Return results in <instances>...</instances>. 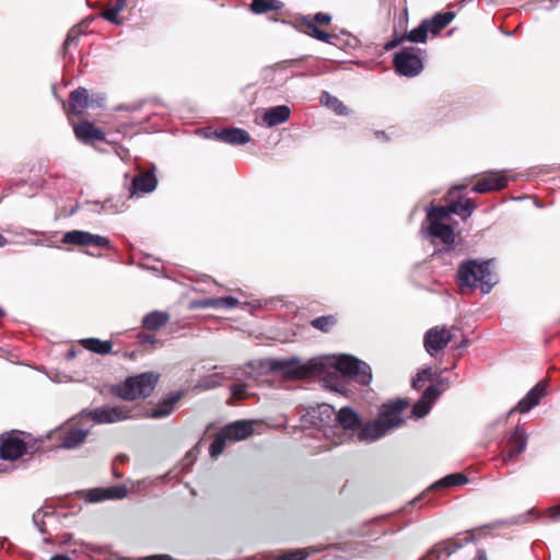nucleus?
<instances>
[{
    "label": "nucleus",
    "mask_w": 560,
    "mask_h": 560,
    "mask_svg": "<svg viewBox=\"0 0 560 560\" xmlns=\"http://www.w3.org/2000/svg\"><path fill=\"white\" fill-rule=\"evenodd\" d=\"M302 26L304 27V33L325 43H331V39L335 38V35H331L325 31H322L314 24L313 21L310 20V16H304L302 20Z\"/></svg>",
    "instance_id": "bb28decb"
},
{
    "label": "nucleus",
    "mask_w": 560,
    "mask_h": 560,
    "mask_svg": "<svg viewBox=\"0 0 560 560\" xmlns=\"http://www.w3.org/2000/svg\"><path fill=\"white\" fill-rule=\"evenodd\" d=\"M427 381H436V383L429 386L423 392L421 398L413 405L411 413L415 418L425 417L436 399L448 387V381L438 377L431 368H424L417 374L412 380V387L419 389Z\"/></svg>",
    "instance_id": "20e7f679"
},
{
    "label": "nucleus",
    "mask_w": 560,
    "mask_h": 560,
    "mask_svg": "<svg viewBox=\"0 0 560 560\" xmlns=\"http://www.w3.org/2000/svg\"><path fill=\"white\" fill-rule=\"evenodd\" d=\"M466 340L460 343V347H464L466 345Z\"/></svg>",
    "instance_id": "052dcab7"
},
{
    "label": "nucleus",
    "mask_w": 560,
    "mask_h": 560,
    "mask_svg": "<svg viewBox=\"0 0 560 560\" xmlns=\"http://www.w3.org/2000/svg\"><path fill=\"white\" fill-rule=\"evenodd\" d=\"M454 328L447 329L446 327L435 326L430 328L423 338V346L425 351L434 357L439 351L443 350L452 340Z\"/></svg>",
    "instance_id": "9b49d317"
},
{
    "label": "nucleus",
    "mask_w": 560,
    "mask_h": 560,
    "mask_svg": "<svg viewBox=\"0 0 560 560\" xmlns=\"http://www.w3.org/2000/svg\"><path fill=\"white\" fill-rule=\"evenodd\" d=\"M444 552L446 556H450L452 553V550L444 545H436L429 553L428 557H431L433 553H439L438 558L441 557V553Z\"/></svg>",
    "instance_id": "49530a36"
},
{
    "label": "nucleus",
    "mask_w": 560,
    "mask_h": 560,
    "mask_svg": "<svg viewBox=\"0 0 560 560\" xmlns=\"http://www.w3.org/2000/svg\"><path fill=\"white\" fill-rule=\"evenodd\" d=\"M81 34H82V31L80 30V27H78V26L72 27L69 31L67 38L65 40V44H63L65 49H67L71 45L75 44L78 42L79 37L81 36Z\"/></svg>",
    "instance_id": "79ce46f5"
},
{
    "label": "nucleus",
    "mask_w": 560,
    "mask_h": 560,
    "mask_svg": "<svg viewBox=\"0 0 560 560\" xmlns=\"http://www.w3.org/2000/svg\"><path fill=\"white\" fill-rule=\"evenodd\" d=\"M238 305V301L232 296H222V298H207L195 300L191 302V307L196 308H235Z\"/></svg>",
    "instance_id": "6ab92c4d"
},
{
    "label": "nucleus",
    "mask_w": 560,
    "mask_h": 560,
    "mask_svg": "<svg viewBox=\"0 0 560 560\" xmlns=\"http://www.w3.org/2000/svg\"><path fill=\"white\" fill-rule=\"evenodd\" d=\"M26 450L24 441L15 434L0 436V471L9 469L10 464L20 458Z\"/></svg>",
    "instance_id": "9d476101"
},
{
    "label": "nucleus",
    "mask_w": 560,
    "mask_h": 560,
    "mask_svg": "<svg viewBox=\"0 0 560 560\" xmlns=\"http://www.w3.org/2000/svg\"><path fill=\"white\" fill-rule=\"evenodd\" d=\"M429 23L428 21H422L419 26L411 30L407 35H405V39L411 43H424L428 37Z\"/></svg>",
    "instance_id": "72a5a7b5"
},
{
    "label": "nucleus",
    "mask_w": 560,
    "mask_h": 560,
    "mask_svg": "<svg viewBox=\"0 0 560 560\" xmlns=\"http://www.w3.org/2000/svg\"><path fill=\"white\" fill-rule=\"evenodd\" d=\"M549 517L555 521L560 520V505L549 509Z\"/></svg>",
    "instance_id": "09e8293b"
},
{
    "label": "nucleus",
    "mask_w": 560,
    "mask_h": 560,
    "mask_svg": "<svg viewBox=\"0 0 560 560\" xmlns=\"http://www.w3.org/2000/svg\"><path fill=\"white\" fill-rule=\"evenodd\" d=\"M175 408V394L171 393L155 408L145 412V417L161 419L172 413Z\"/></svg>",
    "instance_id": "b1692460"
},
{
    "label": "nucleus",
    "mask_w": 560,
    "mask_h": 560,
    "mask_svg": "<svg viewBox=\"0 0 560 560\" xmlns=\"http://www.w3.org/2000/svg\"><path fill=\"white\" fill-rule=\"evenodd\" d=\"M312 326L320 331H328L335 324L336 318L331 315L320 316L311 322Z\"/></svg>",
    "instance_id": "58836bf2"
},
{
    "label": "nucleus",
    "mask_w": 560,
    "mask_h": 560,
    "mask_svg": "<svg viewBox=\"0 0 560 560\" xmlns=\"http://www.w3.org/2000/svg\"><path fill=\"white\" fill-rule=\"evenodd\" d=\"M290 115H291V110H290L289 106L278 105V106L268 108L265 112L262 119H264V122L268 127H275L280 124L285 122L290 118Z\"/></svg>",
    "instance_id": "aec40b11"
},
{
    "label": "nucleus",
    "mask_w": 560,
    "mask_h": 560,
    "mask_svg": "<svg viewBox=\"0 0 560 560\" xmlns=\"http://www.w3.org/2000/svg\"><path fill=\"white\" fill-rule=\"evenodd\" d=\"M474 560H488L483 550H478Z\"/></svg>",
    "instance_id": "864d4df0"
},
{
    "label": "nucleus",
    "mask_w": 560,
    "mask_h": 560,
    "mask_svg": "<svg viewBox=\"0 0 560 560\" xmlns=\"http://www.w3.org/2000/svg\"><path fill=\"white\" fill-rule=\"evenodd\" d=\"M408 405L407 399H397L384 405L378 418L363 427L358 434V439L360 441H375L390 430L400 427L404 423L401 412Z\"/></svg>",
    "instance_id": "7ed1b4c3"
},
{
    "label": "nucleus",
    "mask_w": 560,
    "mask_h": 560,
    "mask_svg": "<svg viewBox=\"0 0 560 560\" xmlns=\"http://www.w3.org/2000/svg\"><path fill=\"white\" fill-rule=\"evenodd\" d=\"M138 341L140 345H154L156 342L155 337L152 334L149 332H139L137 335Z\"/></svg>",
    "instance_id": "c03bdc74"
},
{
    "label": "nucleus",
    "mask_w": 560,
    "mask_h": 560,
    "mask_svg": "<svg viewBox=\"0 0 560 560\" xmlns=\"http://www.w3.org/2000/svg\"><path fill=\"white\" fill-rule=\"evenodd\" d=\"M180 395H182V394H180L179 392H177V396H176L177 401L179 400Z\"/></svg>",
    "instance_id": "13d9d810"
},
{
    "label": "nucleus",
    "mask_w": 560,
    "mask_h": 560,
    "mask_svg": "<svg viewBox=\"0 0 560 560\" xmlns=\"http://www.w3.org/2000/svg\"><path fill=\"white\" fill-rule=\"evenodd\" d=\"M43 514L40 512H37L36 514L33 515V521L34 523L39 527V524H38V520L39 517H42Z\"/></svg>",
    "instance_id": "5fc2aeb1"
},
{
    "label": "nucleus",
    "mask_w": 560,
    "mask_h": 560,
    "mask_svg": "<svg viewBox=\"0 0 560 560\" xmlns=\"http://www.w3.org/2000/svg\"><path fill=\"white\" fill-rule=\"evenodd\" d=\"M89 94L84 88H79L70 94V108L74 114H81L88 106Z\"/></svg>",
    "instance_id": "cd10ccee"
},
{
    "label": "nucleus",
    "mask_w": 560,
    "mask_h": 560,
    "mask_svg": "<svg viewBox=\"0 0 560 560\" xmlns=\"http://www.w3.org/2000/svg\"><path fill=\"white\" fill-rule=\"evenodd\" d=\"M127 495L125 486H112L105 489H95L90 493V500L97 502L103 500H117Z\"/></svg>",
    "instance_id": "4be33fe9"
},
{
    "label": "nucleus",
    "mask_w": 560,
    "mask_h": 560,
    "mask_svg": "<svg viewBox=\"0 0 560 560\" xmlns=\"http://www.w3.org/2000/svg\"><path fill=\"white\" fill-rule=\"evenodd\" d=\"M319 100L323 105L331 108L337 115L346 116L350 113V109L341 101L328 92H323Z\"/></svg>",
    "instance_id": "c756f323"
},
{
    "label": "nucleus",
    "mask_w": 560,
    "mask_h": 560,
    "mask_svg": "<svg viewBox=\"0 0 560 560\" xmlns=\"http://www.w3.org/2000/svg\"><path fill=\"white\" fill-rule=\"evenodd\" d=\"M4 245V237L0 235V247Z\"/></svg>",
    "instance_id": "4d7b16f0"
},
{
    "label": "nucleus",
    "mask_w": 560,
    "mask_h": 560,
    "mask_svg": "<svg viewBox=\"0 0 560 560\" xmlns=\"http://www.w3.org/2000/svg\"><path fill=\"white\" fill-rule=\"evenodd\" d=\"M50 560H71V559L66 556L59 555V556L52 557Z\"/></svg>",
    "instance_id": "6e6d98bb"
},
{
    "label": "nucleus",
    "mask_w": 560,
    "mask_h": 560,
    "mask_svg": "<svg viewBox=\"0 0 560 560\" xmlns=\"http://www.w3.org/2000/svg\"><path fill=\"white\" fill-rule=\"evenodd\" d=\"M475 203L470 199H466L464 201H456L451 205V211L454 214L460 215L463 219H467L471 215Z\"/></svg>",
    "instance_id": "f704fd0d"
},
{
    "label": "nucleus",
    "mask_w": 560,
    "mask_h": 560,
    "mask_svg": "<svg viewBox=\"0 0 560 560\" xmlns=\"http://www.w3.org/2000/svg\"><path fill=\"white\" fill-rule=\"evenodd\" d=\"M310 556L308 549H298L283 552L273 560H305Z\"/></svg>",
    "instance_id": "ea45409f"
},
{
    "label": "nucleus",
    "mask_w": 560,
    "mask_h": 560,
    "mask_svg": "<svg viewBox=\"0 0 560 560\" xmlns=\"http://www.w3.org/2000/svg\"><path fill=\"white\" fill-rule=\"evenodd\" d=\"M310 20L313 21L315 25L317 23L327 25L330 23L331 16L329 14L319 12V13H316L313 18H310Z\"/></svg>",
    "instance_id": "a18cd8bd"
},
{
    "label": "nucleus",
    "mask_w": 560,
    "mask_h": 560,
    "mask_svg": "<svg viewBox=\"0 0 560 560\" xmlns=\"http://www.w3.org/2000/svg\"><path fill=\"white\" fill-rule=\"evenodd\" d=\"M453 213L451 211V205L448 207H432L428 210V220L430 223H443L448 215Z\"/></svg>",
    "instance_id": "c9c22d12"
},
{
    "label": "nucleus",
    "mask_w": 560,
    "mask_h": 560,
    "mask_svg": "<svg viewBox=\"0 0 560 560\" xmlns=\"http://www.w3.org/2000/svg\"><path fill=\"white\" fill-rule=\"evenodd\" d=\"M472 190L475 192H478V194H485V192H488V191H493V189L491 188V186H489V183L483 178L481 177L476 184L475 186L472 187Z\"/></svg>",
    "instance_id": "37998d69"
},
{
    "label": "nucleus",
    "mask_w": 560,
    "mask_h": 560,
    "mask_svg": "<svg viewBox=\"0 0 560 560\" xmlns=\"http://www.w3.org/2000/svg\"><path fill=\"white\" fill-rule=\"evenodd\" d=\"M159 378L160 375L154 372H144L129 376L124 383L116 386L114 393L124 400L147 398L153 393Z\"/></svg>",
    "instance_id": "39448f33"
},
{
    "label": "nucleus",
    "mask_w": 560,
    "mask_h": 560,
    "mask_svg": "<svg viewBox=\"0 0 560 560\" xmlns=\"http://www.w3.org/2000/svg\"><path fill=\"white\" fill-rule=\"evenodd\" d=\"M91 428V424L80 421V417L77 420H72L57 433L61 442L60 446L67 450L78 447L85 441Z\"/></svg>",
    "instance_id": "1a4fd4ad"
},
{
    "label": "nucleus",
    "mask_w": 560,
    "mask_h": 560,
    "mask_svg": "<svg viewBox=\"0 0 560 560\" xmlns=\"http://www.w3.org/2000/svg\"><path fill=\"white\" fill-rule=\"evenodd\" d=\"M103 18L114 24L121 25L122 19L119 18V9L109 8L103 12Z\"/></svg>",
    "instance_id": "a19ab883"
},
{
    "label": "nucleus",
    "mask_w": 560,
    "mask_h": 560,
    "mask_svg": "<svg viewBox=\"0 0 560 560\" xmlns=\"http://www.w3.org/2000/svg\"><path fill=\"white\" fill-rule=\"evenodd\" d=\"M457 282L462 293L480 288L483 294H488L498 280L490 268V260L478 261L468 259L463 261L457 270Z\"/></svg>",
    "instance_id": "f03ea898"
},
{
    "label": "nucleus",
    "mask_w": 560,
    "mask_h": 560,
    "mask_svg": "<svg viewBox=\"0 0 560 560\" xmlns=\"http://www.w3.org/2000/svg\"><path fill=\"white\" fill-rule=\"evenodd\" d=\"M335 425L330 428L332 439L331 443L338 445L347 440L348 432L361 428V419L350 407H342L337 413Z\"/></svg>",
    "instance_id": "423d86ee"
},
{
    "label": "nucleus",
    "mask_w": 560,
    "mask_h": 560,
    "mask_svg": "<svg viewBox=\"0 0 560 560\" xmlns=\"http://www.w3.org/2000/svg\"><path fill=\"white\" fill-rule=\"evenodd\" d=\"M468 482V478L464 474H451L447 475L440 480H438L435 483L432 485L433 489L436 488H450L454 486H460Z\"/></svg>",
    "instance_id": "7c9ffc66"
},
{
    "label": "nucleus",
    "mask_w": 560,
    "mask_h": 560,
    "mask_svg": "<svg viewBox=\"0 0 560 560\" xmlns=\"http://www.w3.org/2000/svg\"><path fill=\"white\" fill-rule=\"evenodd\" d=\"M280 371L287 378H303L310 375H322L326 388L345 393L347 380H352L360 385H369L372 381L370 365L352 355H325L311 359L302 363L298 358L269 359L265 361H252L244 366H214L197 383L196 388L210 390L222 386L228 381H241L242 373L246 378H258L256 371Z\"/></svg>",
    "instance_id": "f257e3e1"
},
{
    "label": "nucleus",
    "mask_w": 560,
    "mask_h": 560,
    "mask_svg": "<svg viewBox=\"0 0 560 560\" xmlns=\"http://www.w3.org/2000/svg\"><path fill=\"white\" fill-rule=\"evenodd\" d=\"M282 7L279 0H253L250 10L256 14H262L268 11H276Z\"/></svg>",
    "instance_id": "473e14b6"
},
{
    "label": "nucleus",
    "mask_w": 560,
    "mask_h": 560,
    "mask_svg": "<svg viewBox=\"0 0 560 560\" xmlns=\"http://www.w3.org/2000/svg\"><path fill=\"white\" fill-rule=\"evenodd\" d=\"M158 178L154 170H139V173L131 178L129 185L130 197H142L155 190Z\"/></svg>",
    "instance_id": "4468645a"
},
{
    "label": "nucleus",
    "mask_w": 560,
    "mask_h": 560,
    "mask_svg": "<svg viewBox=\"0 0 560 560\" xmlns=\"http://www.w3.org/2000/svg\"><path fill=\"white\" fill-rule=\"evenodd\" d=\"M118 156L121 159V160H126L130 156L129 154V150L128 149H125L122 147H119L117 150H116Z\"/></svg>",
    "instance_id": "3c124183"
},
{
    "label": "nucleus",
    "mask_w": 560,
    "mask_h": 560,
    "mask_svg": "<svg viewBox=\"0 0 560 560\" xmlns=\"http://www.w3.org/2000/svg\"><path fill=\"white\" fill-rule=\"evenodd\" d=\"M547 385L545 383L536 384L525 397H523L516 406V410L521 413L528 412L537 406L540 399L546 395Z\"/></svg>",
    "instance_id": "a211bd4d"
},
{
    "label": "nucleus",
    "mask_w": 560,
    "mask_h": 560,
    "mask_svg": "<svg viewBox=\"0 0 560 560\" xmlns=\"http://www.w3.org/2000/svg\"><path fill=\"white\" fill-rule=\"evenodd\" d=\"M493 190H500L508 185L509 178L499 172H489L483 176Z\"/></svg>",
    "instance_id": "e433bc0d"
},
{
    "label": "nucleus",
    "mask_w": 560,
    "mask_h": 560,
    "mask_svg": "<svg viewBox=\"0 0 560 560\" xmlns=\"http://www.w3.org/2000/svg\"><path fill=\"white\" fill-rule=\"evenodd\" d=\"M404 40H405V37L392 39L385 44L384 49L386 51H389V50L394 49L395 47H397Z\"/></svg>",
    "instance_id": "de8ad7c7"
},
{
    "label": "nucleus",
    "mask_w": 560,
    "mask_h": 560,
    "mask_svg": "<svg viewBox=\"0 0 560 560\" xmlns=\"http://www.w3.org/2000/svg\"><path fill=\"white\" fill-rule=\"evenodd\" d=\"M226 442H230L224 432L221 430L219 432L212 443L210 444L209 452L211 457H218L224 450Z\"/></svg>",
    "instance_id": "4c0bfd02"
},
{
    "label": "nucleus",
    "mask_w": 560,
    "mask_h": 560,
    "mask_svg": "<svg viewBox=\"0 0 560 560\" xmlns=\"http://www.w3.org/2000/svg\"><path fill=\"white\" fill-rule=\"evenodd\" d=\"M62 243L86 247L110 248V242L107 237L81 230H73L65 233Z\"/></svg>",
    "instance_id": "f8f14e48"
},
{
    "label": "nucleus",
    "mask_w": 560,
    "mask_h": 560,
    "mask_svg": "<svg viewBox=\"0 0 560 560\" xmlns=\"http://www.w3.org/2000/svg\"><path fill=\"white\" fill-rule=\"evenodd\" d=\"M254 421L238 420L222 429L230 442L247 439L254 431Z\"/></svg>",
    "instance_id": "dca6fc26"
},
{
    "label": "nucleus",
    "mask_w": 560,
    "mask_h": 560,
    "mask_svg": "<svg viewBox=\"0 0 560 560\" xmlns=\"http://www.w3.org/2000/svg\"><path fill=\"white\" fill-rule=\"evenodd\" d=\"M135 418L131 410L120 406H105L93 410H83L80 413V421H92L96 424L115 423Z\"/></svg>",
    "instance_id": "0eeeda50"
},
{
    "label": "nucleus",
    "mask_w": 560,
    "mask_h": 560,
    "mask_svg": "<svg viewBox=\"0 0 560 560\" xmlns=\"http://www.w3.org/2000/svg\"><path fill=\"white\" fill-rule=\"evenodd\" d=\"M259 372H260L259 370H257L255 372L256 375H258L257 380H255L253 377L252 378H246L242 373H240L238 376L242 377V380L241 381H235V383L232 385V387H231L232 397L236 398V399H244V398H246L248 396L247 384L243 383L245 381L260 383L261 382V376H264L267 373H278V374H281L282 376H284L280 371H276V370H266V371H261V373H259Z\"/></svg>",
    "instance_id": "412c9836"
},
{
    "label": "nucleus",
    "mask_w": 560,
    "mask_h": 560,
    "mask_svg": "<svg viewBox=\"0 0 560 560\" xmlns=\"http://www.w3.org/2000/svg\"><path fill=\"white\" fill-rule=\"evenodd\" d=\"M455 18L454 12H444L435 14L431 20H427L429 23V31L433 34L439 33L441 30L446 27Z\"/></svg>",
    "instance_id": "c85d7f7f"
},
{
    "label": "nucleus",
    "mask_w": 560,
    "mask_h": 560,
    "mask_svg": "<svg viewBox=\"0 0 560 560\" xmlns=\"http://www.w3.org/2000/svg\"><path fill=\"white\" fill-rule=\"evenodd\" d=\"M82 345L90 351L98 354H107L112 351V342L102 341L96 338L84 339Z\"/></svg>",
    "instance_id": "2f4dec72"
},
{
    "label": "nucleus",
    "mask_w": 560,
    "mask_h": 560,
    "mask_svg": "<svg viewBox=\"0 0 560 560\" xmlns=\"http://www.w3.org/2000/svg\"><path fill=\"white\" fill-rule=\"evenodd\" d=\"M336 413L335 408L328 404L317 405L308 411L312 423L323 429L328 440L332 439L330 428L335 425Z\"/></svg>",
    "instance_id": "ddd939ff"
},
{
    "label": "nucleus",
    "mask_w": 560,
    "mask_h": 560,
    "mask_svg": "<svg viewBox=\"0 0 560 560\" xmlns=\"http://www.w3.org/2000/svg\"><path fill=\"white\" fill-rule=\"evenodd\" d=\"M429 233L431 236L440 238L445 245H451L454 243V231L448 224L430 223Z\"/></svg>",
    "instance_id": "a878e982"
},
{
    "label": "nucleus",
    "mask_w": 560,
    "mask_h": 560,
    "mask_svg": "<svg viewBox=\"0 0 560 560\" xmlns=\"http://www.w3.org/2000/svg\"><path fill=\"white\" fill-rule=\"evenodd\" d=\"M143 560H174V559L168 555H154V556L145 557Z\"/></svg>",
    "instance_id": "8fccbe9b"
},
{
    "label": "nucleus",
    "mask_w": 560,
    "mask_h": 560,
    "mask_svg": "<svg viewBox=\"0 0 560 560\" xmlns=\"http://www.w3.org/2000/svg\"><path fill=\"white\" fill-rule=\"evenodd\" d=\"M170 320L166 312L153 311L142 318V326L148 330H158Z\"/></svg>",
    "instance_id": "393cba45"
},
{
    "label": "nucleus",
    "mask_w": 560,
    "mask_h": 560,
    "mask_svg": "<svg viewBox=\"0 0 560 560\" xmlns=\"http://www.w3.org/2000/svg\"><path fill=\"white\" fill-rule=\"evenodd\" d=\"M74 133L78 139L88 142L90 140H103L105 138L104 132L95 128L91 122H82L74 127Z\"/></svg>",
    "instance_id": "5701e85b"
},
{
    "label": "nucleus",
    "mask_w": 560,
    "mask_h": 560,
    "mask_svg": "<svg viewBox=\"0 0 560 560\" xmlns=\"http://www.w3.org/2000/svg\"><path fill=\"white\" fill-rule=\"evenodd\" d=\"M2 315H3V311L0 308V316H2Z\"/></svg>",
    "instance_id": "680f3d73"
},
{
    "label": "nucleus",
    "mask_w": 560,
    "mask_h": 560,
    "mask_svg": "<svg viewBox=\"0 0 560 560\" xmlns=\"http://www.w3.org/2000/svg\"><path fill=\"white\" fill-rule=\"evenodd\" d=\"M376 135H377V137H383L384 132H377Z\"/></svg>",
    "instance_id": "bf43d9fd"
},
{
    "label": "nucleus",
    "mask_w": 560,
    "mask_h": 560,
    "mask_svg": "<svg viewBox=\"0 0 560 560\" xmlns=\"http://www.w3.org/2000/svg\"><path fill=\"white\" fill-rule=\"evenodd\" d=\"M212 135L217 140L234 145L246 144L250 140L249 133L241 128H223Z\"/></svg>",
    "instance_id": "f3484780"
},
{
    "label": "nucleus",
    "mask_w": 560,
    "mask_h": 560,
    "mask_svg": "<svg viewBox=\"0 0 560 560\" xmlns=\"http://www.w3.org/2000/svg\"><path fill=\"white\" fill-rule=\"evenodd\" d=\"M126 5V0H117V2L112 7L114 9H119V13L124 10Z\"/></svg>",
    "instance_id": "603ef678"
},
{
    "label": "nucleus",
    "mask_w": 560,
    "mask_h": 560,
    "mask_svg": "<svg viewBox=\"0 0 560 560\" xmlns=\"http://www.w3.org/2000/svg\"><path fill=\"white\" fill-rule=\"evenodd\" d=\"M393 62L395 70L404 77H416L423 69L420 49L415 47L402 48L396 52Z\"/></svg>",
    "instance_id": "6e6552de"
},
{
    "label": "nucleus",
    "mask_w": 560,
    "mask_h": 560,
    "mask_svg": "<svg viewBox=\"0 0 560 560\" xmlns=\"http://www.w3.org/2000/svg\"><path fill=\"white\" fill-rule=\"evenodd\" d=\"M527 446V434L516 428L508 441V450L503 456L504 462L514 460Z\"/></svg>",
    "instance_id": "2eb2a0df"
}]
</instances>
